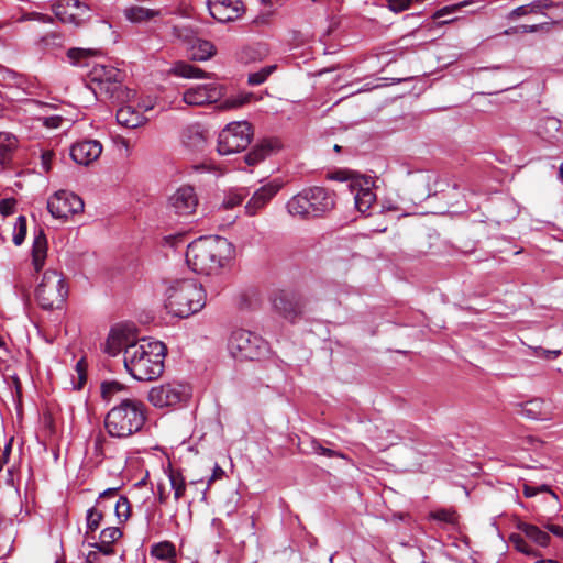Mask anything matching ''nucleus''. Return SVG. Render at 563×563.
I'll return each instance as SVG.
<instances>
[{
    "instance_id": "nucleus-1",
    "label": "nucleus",
    "mask_w": 563,
    "mask_h": 563,
    "mask_svg": "<svg viewBox=\"0 0 563 563\" xmlns=\"http://www.w3.org/2000/svg\"><path fill=\"white\" fill-rule=\"evenodd\" d=\"M233 255V245L219 235L200 236L186 251V262L197 274L218 275Z\"/></svg>"
},
{
    "instance_id": "nucleus-2",
    "label": "nucleus",
    "mask_w": 563,
    "mask_h": 563,
    "mask_svg": "<svg viewBox=\"0 0 563 563\" xmlns=\"http://www.w3.org/2000/svg\"><path fill=\"white\" fill-rule=\"evenodd\" d=\"M167 349L161 341H140L128 344L124 366L130 375L141 382L157 379L164 372Z\"/></svg>"
},
{
    "instance_id": "nucleus-3",
    "label": "nucleus",
    "mask_w": 563,
    "mask_h": 563,
    "mask_svg": "<svg viewBox=\"0 0 563 563\" xmlns=\"http://www.w3.org/2000/svg\"><path fill=\"white\" fill-rule=\"evenodd\" d=\"M145 421V405L141 400L119 398L106 415L104 428L111 438L125 439L139 432Z\"/></svg>"
},
{
    "instance_id": "nucleus-4",
    "label": "nucleus",
    "mask_w": 563,
    "mask_h": 563,
    "mask_svg": "<svg viewBox=\"0 0 563 563\" xmlns=\"http://www.w3.org/2000/svg\"><path fill=\"white\" fill-rule=\"evenodd\" d=\"M206 306V291L195 279H176L166 289L165 308L178 318H188Z\"/></svg>"
},
{
    "instance_id": "nucleus-5",
    "label": "nucleus",
    "mask_w": 563,
    "mask_h": 563,
    "mask_svg": "<svg viewBox=\"0 0 563 563\" xmlns=\"http://www.w3.org/2000/svg\"><path fill=\"white\" fill-rule=\"evenodd\" d=\"M334 207V191L321 186L305 188L286 202L287 212L301 220L322 218Z\"/></svg>"
},
{
    "instance_id": "nucleus-6",
    "label": "nucleus",
    "mask_w": 563,
    "mask_h": 563,
    "mask_svg": "<svg viewBox=\"0 0 563 563\" xmlns=\"http://www.w3.org/2000/svg\"><path fill=\"white\" fill-rule=\"evenodd\" d=\"M228 350L239 361H258L269 353L268 343L262 336L243 329L231 333Z\"/></svg>"
},
{
    "instance_id": "nucleus-7",
    "label": "nucleus",
    "mask_w": 563,
    "mask_h": 563,
    "mask_svg": "<svg viewBox=\"0 0 563 563\" xmlns=\"http://www.w3.org/2000/svg\"><path fill=\"white\" fill-rule=\"evenodd\" d=\"M67 295L68 288L63 275L53 269H48L43 274L42 280L35 290L36 300L45 310L60 308Z\"/></svg>"
},
{
    "instance_id": "nucleus-8",
    "label": "nucleus",
    "mask_w": 563,
    "mask_h": 563,
    "mask_svg": "<svg viewBox=\"0 0 563 563\" xmlns=\"http://www.w3.org/2000/svg\"><path fill=\"white\" fill-rule=\"evenodd\" d=\"M253 135L252 125L246 121L231 122L219 133L218 152L230 155L245 150Z\"/></svg>"
},
{
    "instance_id": "nucleus-9",
    "label": "nucleus",
    "mask_w": 563,
    "mask_h": 563,
    "mask_svg": "<svg viewBox=\"0 0 563 563\" xmlns=\"http://www.w3.org/2000/svg\"><path fill=\"white\" fill-rule=\"evenodd\" d=\"M274 310L283 318L294 322L299 319L306 307L305 297L295 290L280 289L271 298Z\"/></svg>"
},
{
    "instance_id": "nucleus-10",
    "label": "nucleus",
    "mask_w": 563,
    "mask_h": 563,
    "mask_svg": "<svg viewBox=\"0 0 563 563\" xmlns=\"http://www.w3.org/2000/svg\"><path fill=\"white\" fill-rule=\"evenodd\" d=\"M47 209L54 218L67 219L69 216L82 211L84 202L74 192L59 190L48 199Z\"/></svg>"
},
{
    "instance_id": "nucleus-11",
    "label": "nucleus",
    "mask_w": 563,
    "mask_h": 563,
    "mask_svg": "<svg viewBox=\"0 0 563 563\" xmlns=\"http://www.w3.org/2000/svg\"><path fill=\"white\" fill-rule=\"evenodd\" d=\"M186 388L180 384L167 383L154 386L148 391V401L157 408L172 407L187 397Z\"/></svg>"
},
{
    "instance_id": "nucleus-12",
    "label": "nucleus",
    "mask_w": 563,
    "mask_h": 563,
    "mask_svg": "<svg viewBox=\"0 0 563 563\" xmlns=\"http://www.w3.org/2000/svg\"><path fill=\"white\" fill-rule=\"evenodd\" d=\"M198 206V197L194 187L185 185L179 187L168 198V209L170 212L179 216L187 217L191 216Z\"/></svg>"
},
{
    "instance_id": "nucleus-13",
    "label": "nucleus",
    "mask_w": 563,
    "mask_h": 563,
    "mask_svg": "<svg viewBox=\"0 0 563 563\" xmlns=\"http://www.w3.org/2000/svg\"><path fill=\"white\" fill-rule=\"evenodd\" d=\"M223 89L216 82L197 85L188 88L183 95V101L188 106H205L221 99Z\"/></svg>"
},
{
    "instance_id": "nucleus-14",
    "label": "nucleus",
    "mask_w": 563,
    "mask_h": 563,
    "mask_svg": "<svg viewBox=\"0 0 563 563\" xmlns=\"http://www.w3.org/2000/svg\"><path fill=\"white\" fill-rule=\"evenodd\" d=\"M283 186L284 183L280 179H273L256 189L245 205L246 214L250 217L256 216L269 203Z\"/></svg>"
},
{
    "instance_id": "nucleus-15",
    "label": "nucleus",
    "mask_w": 563,
    "mask_h": 563,
    "mask_svg": "<svg viewBox=\"0 0 563 563\" xmlns=\"http://www.w3.org/2000/svg\"><path fill=\"white\" fill-rule=\"evenodd\" d=\"M208 9L214 20L227 23L241 16L242 3L240 0H209Z\"/></svg>"
},
{
    "instance_id": "nucleus-16",
    "label": "nucleus",
    "mask_w": 563,
    "mask_h": 563,
    "mask_svg": "<svg viewBox=\"0 0 563 563\" xmlns=\"http://www.w3.org/2000/svg\"><path fill=\"white\" fill-rule=\"evenodd\" d=\"M119 487H111L104 489L99 494L96 506L91 507L87 510L86 514V537L95 539L93 533L100 527L101 521L103 520V511L99 509V506H102L107 498H112L118 495Z\"/></svg>"
},
{
    "instance_id": "nucleus-17",
    "label": "nucleus",
    "mask_w": 563,
    "mask_h": 563,
    "mask_svg": "<svg viewBox=\"0 0 563 563\" xmlns=\"http://www.w3.org/2000/svg\"><path fill=\"white\" fill-rule=\"evenodd\" d=\"M122 78L123 77H119L111 81L100 80V84H89L88 87L97 99L123 101L128 97L129 92L125 91L121 84Z\"/></svg>"
},
{
    "instance_id": "nucleus-18",
    "label": "nucleus",
    "mask_w": 563,
    "mask_h": 563,
    "mask_svg": "<svg viewBox=\"0 0 563 563\" xmlns=\"http://www.w3.org/2000/svg\"><path fill=\"white\" fill-rule=\"evenodd\" d=\"M101 152L102 145L97 140L77 142L70 147V156L79 165H89L101 155Z\"/></svg>"
},
{
    "instance_id": "nucleus-19",
    "label": "nucleus",
    "mask_w": 563,
    "mask_h": 563,
    "mask_svg": "<svg viewBox=\"0 0 563 563\" xmlns=\"http://www.w3.org/2000/svg\"><path fill=\"white\" fill-rule=\"evenodd\" d=\"M373 185V180L371 177H362V181L357 180L351 185L352 189L355 190V187L358 186V189L354 196V202L356 209L361 213H366L376 201V195L372 190L371 186Z\"/></svg>"
},
{
    "instance_id": "nucleus-20",
    "label": "nucleus",
    "mask_w": 563,
    "mask_h": 563,
    "mask_svg": "<svg viewBox=\"0 0 563 563\" xmlns=\"http://www.w3.org/2000/svg\"><path fill=\"white\" fill-rule=\"evenodd\" d=\"M537 134L544 141L556 144L563 141L562 123L554 117L540 119L537 125Z\"/></svg>"
},
{
    "instance_id": "nucleus-21",
    "label": "nucleus",
    "mask_w": 563,
    "mask_h": 563,
    "mask_svg": "<svg viewBox=\"0 0 563 563\" xmlns=\"http://www.w3.org/2000/svg\"><path fill=\"white\" fill-rule=\"evenodd\" d=\"M74 10L87 11L88 7L79 0H57L53 5L55 15L63 22H76L78 12Z\"/></svg>"
},
{
    "instance_id": "nucleus-22",
    "label": "nucleus",
    "mask_w": 563,
    "mask_h": 563,
    "mask_svg": "<svg viewBox=\"0 0 563 563\" xmlns=\"http://www.w3.org/2000/svg\"><path fill=\"white\" fill-rule=\"evenodd\" d=\"M271 53L269 46L264 42H256L246 45L239 52V60L243 64L261 62Z\"/></svg>"
},
{
    "instance_id": "nucleus-23",
    "label": "nucleus",
    "mask_w": 563,
    "mask_h": 563,
    "mask_svg": "<svg viewBox=\"0 0 563 563\" xmlns=\"http://www.w3.org/2000/svg\"><path fill=\"white\" fill-rule=\"evenodd\" d=\"M47 255V239L43 230H40L33 240L32 244V264L35 272H40L46 260Z\"/></svg>"
},
{
    "instance_id": "nucleus-24",
    "label": "nucleus",
    "mask_w": 563,
    "mask_h": 563,
    "mask_svg": "<svg viewBox=\"0 0 563 563\" xmlns=\"http://www.w3.org/2000/svg\"><path fill=\"white\" fill-rule=\"evenodd\" d=\"M278 147L279 143L277 141L265 140L252 148V151L245 156V162L247 165L258 164L274 153Z\"/></svg>"
},
{
    "instance_id": "nucleus-25",
    "label": "nucleus",
    "mask_w": 563,
    "mask_h": 563,
    "mask_svg": "<svg viewBox=\"0 0 563 563\" xmlns=\"http://www.w3.org/2000/svg\"><path fill=\"white\" fill-rule=\"evenodd\" d=\"M132 343L133 342H129L124 331L117 328L111 329L106 342L104 352L111 356H115L121 350L125 351L126 345Z\"/></svg>"
},
{
    "instance_id": "nucleus-26",
    "label": "nucleus",
    "mask_w": 563,
    "mask_h": 563,
    "mask_svg": "<svg viewBox=\"0 0 563 563\" xmlns=\"http://www.w3.org/2000/svg\"><path fill=\"white\" fill-rule=\"evenodd\" d=\"M117 121L128 129H135L143 124L144 117L130 106H123L117 111Z\"/></svg>"
},
{
    "instance_id": "nucleus-27",
    "label": "nucleus",
    "mask_w": 563,
    "mask_h": 563,
    "mask_svg": "<svg viewBox=\"0 0 563 563\" xmlns=\"http://www.w3.org/2000/svg\"><path fill=\"white\" fill-rule=\"evenodd\" d=\"M183 143L194 151H201L206 145V135L199 125L188 126L183 133Z\"/></svg>"
},
{
    "instance_id": "nucleus-28",
    "label": "nucleus",
    "mask_w": 563,
    "mask_h": 563,
    "mask_svg": "<svg viewBox=\"0 0 563 563\" xmlns=\"http://www.w3.org/2000/svg\"><path fill=\"white\" fill-rule=\"evenodd\" d=\"M520 413L532 420L549 419V411L541 399H532L521 405Z\"/></svg>"
},
{
    "instance_id": "nucleus-29",
    "label": "nucleus",
    "mask_w": 563,
    "mask_h": 563,
    "mask_svg": "<svg viewBox=\"0 0 563 563\" xmlns=\"http://www.w3.org/2000/svg\"><path fill=\"white\" fill-rule=\"evenodd\" d=\"M517 528L528 538L530 541L534 542L540 547H548L551 540V537L547 531L541 530L538 526L519 522Z\"/></svg>"
},
{
    "instance_id": "nucleus-30",
    "label": "nucleus",
    "mask_w": 563,
    "mask_h": 563,
    "mask_svg": "<svg viewBox=\"0 0 563 563\" xmlns=\"http://www.w3.org/2000/svg\"><path fill=\"white\" fill-rule=\"evenodd\" d=\"M168 74L187 79L209 77V74L203 71L201 68L181 60L176 62L168 70Z\"/></svg>"
},
{
    "instance_id": "nucleus-31",
    "label": "nucleus",
    "mask_w": 563,
    "mask_h": 563,
    "mask_svg": "<svg viewBox=\"0 0 563 563\" xmlns=\"http://www.w3.org/2000/svg\"><path fill=\"white\" fill-rule=\"evenodd\" d=\"M216 54V46L207 40L197 38L190 46V57L194 60L203 62Z\"/></svg>"
},
{
    "instance_id": "nucleus-32",
    "label": "nucleus",
    "mask_w": 563,
    "mask_h": 563,
    "mask_svg": "<svg viewBox=\"0 0 563 563\" xmlns=\"http://www.w3.org/2000/svg\"><path fill=\"white\" fill-rule=\"evenodd\" d=\"M19 146V141L15 135L8 132H0V162L8 164L14 151Z\"/></svg>"
},
{
    "instance_id": "nucleus-33",
    "label": "nucleus",
    "mask_w": 563,
    "mask_h": 563,
    "mask_svg": "<svg viewBox=\"0 0 563 563\" xmlns=\"http://www.w3.org/2000/svg\"><path fill=\"white\" fill-rule=\"evenodd\" d=\"M119 77H123V74L118 68L113 66L96 65L89 74V84H100V80L111 81Z\"/></svg>"
},
{
    "instance_id": "nucleus-34",
    "label": "nucleus",
    "mask_w": 563,
    "mask_h": 563,
    "mask_svg": "<svg viewBox=\"0 0 563 563\" xmlns=\"http://www.w3.org/2000/svg\"><path fill=\"white\" fill-rule=\"evenodd\" d=\"M101 55L100 49H91V48H69L67 52V57L74 66H87L86 60L91 57H96Z\"/></svg>"
},
{
    "instance_id": "nucleus-35",
    "label": "nucleus",
    "mask_w": 563,
    "mask_h": 563,
    "mask_svg": "<svg viewBox=\"0 0 563 563\" xmlns=\"http://www.w3.org/2000/svg\"><path fill=\"white\" fill-rule=\"evenodd\" d=\"M126 391V387L123 384L115 380L103 382L101 384V397L107 402H111L113 400H117L119 402V398H122L121 394H124Z\"/></svg>"
},
{
    "instance_id": "nucleus-36",
    "label": "nucleus",
    "mask_w": 563,
    "mask_h": 563,
    "mask_svg": "<svg viewBox=\"0 0 563 563\" xmlns=\"http://www.w3.org/2000/svg\"><path fill=\"white\" fill-rule=\"evenodd\" d=\"M158 11L143 8V7H131L124 10L125 18L133 22V23H140L143 21H147L153 19L154 16L158 15Z\"/></svg>"
},
{
    "instance_id": "nucleus-37",
    "label": "nucleus",
    "mask_w": 563,
    "mask_h": 563,
    "mask_svg": "<svg viewBox=\"0 0 563 563\" xmlns=\"http://www.w3.org/2000/svg\"><path fill=\"white\" fill-rule=\"evenodd\" d=\"M151 554L159 560H170L175 558L176 551L172 542L163 541L152 545Z\"/></svg>"
},
{
    "instance_id": "nucleus-38",
    "label": "nucleus",
    "mask_w": 563,
    "mask_h": 563,
    "mask_svg": "<svg viewBox=\"0 0 563 563\" xmlns=\"http://www.w3.org/2000/svg\"><path fill=\"white\" fill-rule=\"evenodd\" d=\"M276 68L277 65H268L261 68L258 71L249 74L247 84L251 86L262 85L276 70Z\"/></svg>"
},
{
    "instance_id": "nucleus-39",
    "label": "nucleus",
    "mask_w": 563,
    "mask_h": 563,
    "mask_svg": "<svg viewBox=\"0 0 563 563\" xmlns=\"http://www.w3.org/2000/svg\"><path fill=\"white\" fill-rule=\"evenodd\" d=\"M170 486L174 490L175 500H179L186 492V483L181 474L170 471L169 475Z\"/></svg>"
},
{
    "instance_id": "nucleus-40",
    "label": "nucleus",
    "mask_w": 563,
    "mask_h": 563,
    "mask_svg": "<svg viewBox=\"0 0 563 563\" xmlns=\"http://www.w3.org/2000/svg\"><path fill=\"white\" fill-rule=\"evenodd\" d=\"M114 512L120 522H124L131 515V505L125 496H120L114 505Z\"/></svg>"
},
{
    "instance_id": "nucleus-41",
    "label": "nucleus",
    "mask_w": 563,
    "mask_h": 563,
    "mask_svg": "<svg viewBox=\"0 0 563 563\" xmlns=\"http://www.w3.org/2000/svg\"><path fill=\"white\" fill-rule=\"evenodd\" d=\"M27 224L26 218L24 216H19L14 229H13V243L15 245H21L26 236Z\"/></svg>"
},
{
    "instance_id": "nucleus-42",
    "label": "nucleus",
    "mask_w": 563,
    "mask_h": 563,
    "mask_svg": "<svg viewBox=\"0 0 563 563\" xmlns=\"http://www.w3.org/2000/svg\"><path fill=\"white\" fill-rule=\"evenodd\" d=\"M509 540L514 544L516 550H518L519 552L527 554V555L534 554L533 549L525 540V537L522 534L511 533L509 537Z\"/></svg>"
},
{
    "instance_id": "nucleus-43",
    "label": "nucleus",
    "mask_w": 563,
    "mask_h": 563,
    "mask_svg": "<svg viewBox=\"0 0 563 563\" xmlns=\"http://www.w3.org/2000/svg\"><path fill=\"white\" fill-rule=\"evenodd\" d=\"M122 537V531L118 527H108L104 528L99 536V539L103 541V543L113 544L117 540Z\"/></svg>"
},
{
    "instance_id": "nucleus-44",
    "label": "nucleus",
    "mask_w": 563,
    "mask_h": 563,
    "mask_svg": "<svg viewBox=\"0 0 563 563\" xmlns=\"http://www.w3.org/2000/svg\"><path fill=\"white\" fill-rule=\"evenodd\" d=\"M431 517L434 520L444 522V523H451L454 525L456 522V514L453 510L450 509H439L431 514Z\"/></svg>"
},
{
    "instance_id": "nucleus-45",
    "label": "nucleus",
    "mask_w": 563,
    "mask_h": 563,
    "mask_svg": "<svg viewBox=\"0 0 563 563\" xmlns=\"http://www.w3.org/2000/svg\"><path fill=\"white\" fill-rule=\"evenodd\" d=\"M40 21L43 23H51L53 19L46 14L40 13V12H30L24 13L21 15V18L18 20L19 22H25V21Z\"/></svg>"
},
{
    "instance_id": "nucleus-46",
    "label": "nucleus",
    "mask_w": 563,
    "mask_h": 563,
    "mask_svg": "<svg viewBox=\"0 0 563 563\" xmlns=\"http://www.w3.org/2000/svg\"><path fill=\"white\" fill-rule=\"evenodd\" d=\"M75 369L78 375V383L75 385V388L81 389L87 380L86 363H85L84 358H81L77 362Z\"/></svg>"
},
{
    "instance_id": "nucleus-47",
    "label": "nucleus",
    "mask_w": 563,
    "mask_h": 563,
    "mask_svg": "<svg viewBox=\"0 0 563 563\" xmlns=\"http://www.w3.org/2000/svg\"><path fill=\"white\" fill-rule=\"evenodd\" d=\"M244 196L240 192H230L223 200L222 206L225 209L234 208L243 201Z\"/></svg>"
},
{
    "instance_id": "nucleus-48",
    "label": "nucleus",
    "mask_w": 563,
    "mask_h": 563,
    "mask_svg": "<svg viewBox=\"0 0 563 563\" xmlns=\"http://www.w3.org/2000/svg\"><path fill=\"white\" fill-rule=\"evenodd\" d=\"M16 200L14 198H4L0 201V213L3 217L12 214L15 210Z\"/></svg>"
},
{
    "instance_id": "nucleus-49",
    "label": "nucleus",
    "mask_w": 563,
    "mask_h": 563,
    "mask_svg": "<svg viewBox=\"0 0 563 563\" xmlns=\"http://www.w3.org/2000/svg\"><path fill=\"white\" fill-rule=\"evenodd\" d=\"M388 8L396 13L402 12L410 8V0H387Z\"/></svg>"
},
{
    "instance_id": "nucleus-50",
    "label": "nucleus",
    "mask_w": 563,
    "mask_h": 563,
    "mask_svg": "<svg viewBox=\"0 0 563 563\" xmlns=\"http://www.w3.org/2000/svg\"><path fill=\"white\" fill-rule=\"evenodd\" d=\"M313 450L316 453L325 455L328 457H344V454L328 448L322 446L321 444H313Z\"/></svg>"
},
{
    "instance_id": "nucleus-51",
    "label": "nucleus",
    "mask_w": 563,
    "mask_h": 563,
    "mask_svg": "<svg viewBox=\"0 0 563 563\" xmlns=\"http://www.w3.org/2000/svg\"><path fill=\"white\" fill-rule=\"evenodd\" d=\"M90 547L98 550V552L102 553L103 555H113L114 549L111 543H103L102 540L99 542H93L89 544Z\"/></svg>"
},
{
    "instance_id": "nucleus-52",
    "label": "nucleus",
    "mask_w": 563,
    "mask_h": 563,
    "mask_svg": "<svg viewBox=\"0 0 563 563\" xmlns=\"http://www.w3.org/2000/svg\"><path fill=\"white\" fill-rule=\"evenodd\" d=\"M54 157V153L52 151H44L41 155V164L43 169L48 173L52 168V159Z\"/></svg>"
},
{
    "instance_id": "nucleus-53",
    "label": "nucleus",
    "mask_w": 563,
    "mask_h": 563,
    "mask_svg": "<svg viewBox=\"0 0 563 563\" xmlns=\"http://www.w3.org/2000/svg\"><path fill=\"white\" fill-rule=\"evenodd\" d=\"M455 10H456V5L444 7L440 10L435 11V13L433 14V19L439 20L448 14L453 13Z\"/></svg>"
},
{
    "instance_id": "nucleus-54",
    "label": "nucleus",
    "mask_w": 563,
    "mask_h": 563,
    "mask_svg": "<svg viewBox=\"0 0 563 563\" xmlns=\"http://www.w3.org/2000/svg\"><path fill=\"white\" fill-rule=\"evenodd\" d=\"M528 9H529L528 4L520 5L511 11L510 18H518V16L527 15V14H529Z\"/></svg>"
},
{
    "instance_id": "nucleus-55",
    "label": "nucleus",
    "mask_w": 563,
    "mask_h": 563,
    "mask_svg": "<svg viewBox=\"0 0 563 563\" xmlns=\"http://www.w3.org/2000/svg\"><path fill=\"white\" fill-rule=\"evenodd\" d=\"M545 528H547V530L552 532L554 536H556L559 538H563V527H561L559 525L547 523Z\"/></svg>"
},
{
    "instance_id": "nucleus-56",
    "label": "nucleus",
    "mask_w": 563,
    "mask_h": 563,
    "mask_svg": "<svg viewBox=\"0 0 563 563\" xmlns=\"http://www.w3.org/2000/svg\"><path fill=\"white\" fill-rule=\"evenodd\" d=\"M523 495L527 498L534 497L538 495L537 486H531L529 484H523Z\"/></svg>"
},
{
    "instance_id": "nucleus-57",
    "label": "nucleus",
    "mask_w": 563,
    "mask_h": 563,
    "mask_svg": "<svg viewBox=\"0 0 563 563\" xmlns=\"http://www.w3.org/2000/svg\"><path fill=\"white\" fill-rule=\"evenodd\" d=\"M528 7H529V9H528L529 13H543L542 5L540 4V2L538 0L529 3Z\"/></svg>"
},
{
    "instance_id": "nucleus-58",
    "label": "nucleus",
    "mask_w": 563,
    "mask_h": 563,
    "mask_svg": "<svg viewBox=\"0 0 563 563\" xmlns=\"http://www.w3.org/2000/svg\"><path fill=\"white\" fill-rule=\"evenodd\" d=\"M542 5V11L558 9L559 7L552 0H538Z\"/></svg>"
},
{
    "instance_id": "nucleus-59",
    "label": "nucleus",
    "mask_w": 563,
    "mask_h": 563,
    "mask_svg": "<svg viewBox=\"0 0 563 563\" xmlns=\"http://www.w3.org/2000/svg\"><path fill=\"white\" fill-rule=\"evenodd\" d=\"M537 489H538V494H539V493H549V494H551L555 499H558L556 494H555L554 492H552V490H551V488H550L548 485H545V484H542V485L537 486Z\"/></svg>"
},
{
    "instance_id": "nucleus-60",
    "label": "nucleus",
    "mask_w": 563,
    "mask_h": 563,
    "mask_svg": "<svg viewBox=\"0 0 563 563\" xmlns=\"http://www.w3.org/2000/svg\"><path fill=\"white\" fill-rule=\"evenodd\" d=\"M224 474V471L219 466V465H216L214 466V470H213V474L212 476L209 478V484L211 482H213L216 478L220 477L221 475Z\"/></svg>"
},
{
    "instance_id": "nucleus-61",
    "label": "nucleus",
    "mask_w": 563,
    "mask_h": 563,
    "mask_svg": "<svg viewBox=\"0 0 563 563\" xmlns=\"http://www.w3.org/2000/svg\"><path fill=\"white\" fill-rule=\"evenodd\" d=\"M167 500V495L165 494L164 487H158V501L161 504H165Z\"/></svg>"
},
{
    "instance_id": "nucleus-62",
    "label": "nucleus",
    "mask_w": 563,
    "mask_h": 563,
    "mask_svg": "<svg viewBox=\"0 0 563 563\" xmlns=\"http://www.w3.org/2000/svg\"><path fill=\"white\" fill-rule=\"evenodd\" d=\"M543 354L551 357H558L561 354L559 350H543Z\"/></svg>"
},
{
    "instance_id": "nucleus-63",
    "label": "nucleus",
    "mask_w": 563,
    "mask_h": 563,
    "mask_svg": "<svg viewBox=\"0 0 563 563\" xmlns=\"http://www.w3.org/2000/svg\"><path fill=\"white\" fill-rule=\"evenodd\" d=\"M344 174H345L344 172H336V173L332 176V178H333V179H336V180H345V179H346V177L344 176Z\"/></svg>"
},
{
    "instance_id": "nucleus-64",
    "label": "nucleus",
    "mask_w": 563,
    "mask_h": 563,
    "mask_svg": "<svg viewBox=\"0 0 563 563\" xmlns=\"http://www.w3.org/2000/svg\"><path fill=\"white\" fill-rule=\"evenodd\" d=\"M7 484L13 486V475L11 470L8 471Z\"/></svg>"
}]
</instances>
